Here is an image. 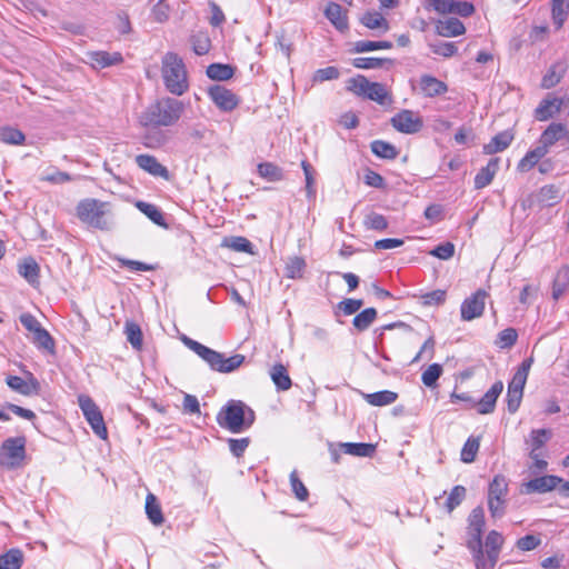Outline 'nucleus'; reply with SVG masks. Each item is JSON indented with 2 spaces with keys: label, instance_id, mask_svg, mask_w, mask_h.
<instances>
[{
  "label": "nucleus",
  "instance_id": "1",
  "mask_svg": "<svg viewBox=\"0 0 569 569\" xmlns=\"http://www.w3.org/2000/svg\"><path fill=\"white\" fill-rule=\"evenodd\" d=\"M220 427L233 433L242 432L254 422V411L240 400H230L217 416Z\"/></svg>",
  "mask_w": 569,
  "mask_h": 569
},
{
  "label": "nucleus",
  "instance_id": "14",
  "mask_svg": "<svg viewBox=\"0 0 569 569\" xmlns=\"http://www.w3.org/2000/svg\"><path fill=\"white\" fill-rule=\"evenodd\" d=\"M391 124L397 131L407 134L417 133L423 127L422 119L411 110H402L395 114Z\"/></svg>",
  "mask_w": 569,
  "mask_h": 569
},
{
  "label": "nucleus",
  "instance_id": "35",
  "mask_svg": "<svg viewBox=\"0 0 569 569\" xmlns=\"http://www.w3.org/2000/svg\"><path fill=\"white\" fill-rule=\"evenodd\" d=\"M552 22L557 29L562 28L568 13H569V1L568 0H552L551 3Z\"/></svg>",
  "mask_w": 569,
  "mask_h": 569
},
{
  "label": "nucleus",
  "instance_id": "6",
  "mask_svg": "<svg viewBox=\"0 0 569 569\" xmlns=\"http://www.w3.org/2000/svg\"><path fill=\"white\" fill-rule=\"evenodd\" d=\"M503 545V537L496 530L488 533L486 538V552L480 545V552L471 550L477 569H492L499 558L500 550Z\"/></svg>",
  "mask_w": 569,
  "mask_h": 569
},
{
  "label": "nucleus",
  "instance_id": "62",
  "mask_svg": "<svg viewBox=\"0 0 569 569\" xmlns=\"http://www.w3.org/2000/svg\"><path fill=\"white\" fill-rule=\"evenodd\" d=\"M42 181H47L53 184H63L72 180L71 176L60 170H53L41 177Z\"/></svg>",
  "mask_w": 569,
  "mask_h": 569
},
{
  "label": "nucleus",
  "instance_id": "8",
  "mask_svg": "<svg viewBox=\"0 0 569 569\" xmlns=\"http://www.w3.org/2000/svg\"><path fill=\"white\" fill-rule=\"evenodd\" d=\"M508 492L507 479L497 475L489 485L488 489V508L491 517L500 518L506 510V496Z\"/></svg>",
  "mask_w": 569,
  "mask_h": 569
},
{
  "label": "nucleus",
  "instance_id": "33",
  "mask_svg": "<svg viewBox=\"0 0 569 569\" xmlns=\"http://www.w3.org/2000/svg\"><path fill=\"white\" fill-rule=\"evenodd\" d=\"M340 448L345 453L357 457H372L376 452V446L372 443L345 442L340 443Z\"/></svg>",
  "mask_w": 569,
  "mask_h": 569
},
{
  "label": "nucleus",
  "instance_id": "18",
  "mask_svg": "<svg viewBox=\"0 0 569 569\" xmlns=\"http://www.w3.org/2000/svg\"><path fill=\"white\" fill-rule=\"evenodd\" d=\"M503 390L502 381H496L491 388L476 403L478 413L488 415L493 412L498 397Z\"/></svg>",
  "mask_w": 569,
  "mask_h": 569
},
{
  "label": "nucleus",
  "instance_id": "12",
  "mask_svg": "<svg viewBox=\"0 0 569 569\" xmlns=\"http://www.w3.org/2000/svg\"><path fill=\"white\" fill-rule=\"evenodd\" d=\"M485 527V511L482 507H476L468 518V535L469 540L467 546L470 550H478L480 552L481 536Z\"/></svg>",
  "mask_w": 569,
  "mask_h": 569
},
{
  "label": "nucleus",
  "instance_id": "3",
  "mask_svg": "<svg viewBox=\"0 0 569 569\" xmlns=\"http://www.w3.org/2000/svg\"><path fill=\"white\" fill-rule=\"evenodd\" d=\"M182 341L190 350H192L202 360H204L212 370L222 373H229L237 370L244 362L246 359L243 355L239 353L226 358L222 353L213 349H210L203 346L202 343L188 337H184Z\"/></svg>",
  "mask_w": 569,
  "mask_h": 569
},
{
  "label": "nucleus",
  "instance_id": "45",
  "mask_svg": "<svg viewBox=\"0 0 569 569\" xmlns=\"http://www.w3.org/2000/svg\"><path fill=\"white\" fill-rule=\"evenodd\" d=\"M377 318L375 308H367L353 318V326L358 331L367 330Z\"/></svg>",
  "mask_w": 569,
  "mask_h": 569
},
{
  "label": "nucleus",
  "instance_id": "20",
  "mask_svg": "<svg viewBox=\"0 0 569 569\" xmlns=\"http://www.w3.org/2000/svg\"><path fill=\"white\" fill-rule=\"evenodd\" d=\"M136 163L138 167L154 177H162L168 179V169L162 166L153 156L139 154L136 157Z\"/></svg>",
  "mask_w": 569,
  "mask_h": 569
},
{
  "label": "nucleus",
  "instance_id": "7",
  "mask_svg": "<svg viewBox=\"0 0 569 569\" xmlns=\"http://www.w3.org/2000/svg\"><path fill=\"white\" fill-rule=\"evenodd\" d=\"M26 445L23 436L6 439L0 447V465L7 469L19 468L26 458Z\"/></svg>",
  "mask_w": 569,
  "mask_h": 569
},
{
  "label": "nucleus",
  "instance_id": "57",
  "mask_svg": "<svg viewBox=\"0 0 569 569\" xmlns=\"http://www.w3.org/2000/svg\"><path fill=\"white\" fill-rule=\"evenodd\" d=\"M170 8L166 0H158L151 10V16L156 22L163 23L169 19Z\"/></svg>",
  "mask_w": 569,
  "mask_h": 569
},
{
  "label": "nucleus",
  "instance_id": "16",
  "mask_svg": "<svg viewBox=\"0 0 569 569\" xmlns=\"http://www.w3.org/2000/svg\"><path fill=\"white\" fill-rule=\"evenodd\" d=\"M562 482V479L557 476H542L529 480L522 485V492L529 495L533 492L545 493L553 490Z\"/></svg>",
  "mask_w": 569,
  "mask_h": 569
},
{
  "label": "nucleus",
  "instance_id": "25",
  "mask_svg": "<svg viewBox=\"0 0 569 569\" xmlns=\"http://www.w3.org/2000/svg\"><path fill=\"white\" fill-rule=\"evenodd\" d=\"M513 140V134L506 130L496 134L491 141L483 146L486 154H493L507 149Z\"/></svg>",
  "mask_w": 569,
  "mask_h": 569
},
{
  "label": "nucleus",
  "instance_id": "17",
  "mask_svg": "<svg viewBox=\"0 0 569 569\" xmlns=\"http://www.w3.org/2000/svg\"><path fill=\"white\" fill-rule=\"evenodd\" d=\"M6 382L9 388L23 396L38 395L40 392V383L32 373H29L27 380L18 376H8Z\"/></svg>",
  "mask_w": 569,
  "mask_h": 569
},
{
  "label": "nucleus",
  "instance_id": "42",
  "mask_svg": "<svg viewBox=\"0 0 569 569\" xmlns=\"http://www.w3.org/2000/svg\"><path fill=\"white\" fill-rule=\"evenodd\" d=\"M258 173L260 177L271 182H277L283 179V170L272 162L260 163L258 166Z\"/></svg>",
  "mask_w": 569,
  "mask_h": 569
},
{
  "label": "nucleus",
  "instance_id": "34",
  "mask_svg": "<svg viewBox=\"0 0 569 569\" xmlns=\"http://www.w3.org/2000/svg\"><path fill=\"white\" fill-rule=\"evenodd\" d=\"M18 271L29 283H34L39 277V264L33 258H26L18 264Z\"/></svg>",
  "mask_w": 569,
  "mask_h": 569
},
{
  "label": "nucleus",
  "instance_id": "27",
  "mask_svg": "<svg viewBox=\"0 0 569 569\" xmlns=\"http://www.w3.org/2000/svg\"><path fill=\"white\" fill-rule=\"evenodd\" d=\"M569 289V266H562L552 281V298L558 300Z\"/></svg>",
  "mask_w": 569,
  "mask_h": 569
},
{
  "label": "nucleus",
  "instance_id": "60",
  "mask_svg": "<svg viewBox=\"0 0 569 569\" xmlns=\"http://www.w3.org/2000/svg\"><path fill=\"white\" fill-rule=\"evenodd\" d=\"M340 77V72L336 67H326L318 69L312 77L313 82H323L328 80H335Z\"/></svg>",
  "mask_w": 569,
  "mask_h": 569
},
{
  "label": "nucleus",
  "instance_id": "43",
  "mask_svg": "<svg viewBox=\"0 0 569 569\" xmlns=\"http://www.w3.org/2000/svg\"><path fill=\"white\" fill-rule=\"evenodd\" d=\"M371 151L382 159H395L398 156L397 148L383 140H375L371 142Z\"/></svg>",
  "mask_w": 569,
  "mask_h": 569
},
{
  "label": "nucleus",
  "instance_id": "49",
  "mask_svg": "<svg viewBox=\"0 0 569 569\" xmlns=\"http://www.w3.org/2000/svg\"><path fill=\"white\" fill-rule=\"evenodd\" d=\"M480 441L479 438L470 437L463 445L461 450V460L465 463H471L475 461L476 456L479 451Z\"/></svg>",
  "mask_w": 569,
  "mask_h": 569
},
{
  "label": "nucleus",
  "instance_id": "64",
  "mask_svg": "<svg viewBox=\"0 0 569 569\" xmlns=\"http://www.w3.org/2000/svg\"><path fill=\"white\" fill-rule=\"evenodd\" d=\"M363 305V301L360 299H345L339 302L338 308L346 316H350L356 313Z\"/></svg>",
  "mask_w": 569,
  "mask_h": 569
},
{
  "label": "nucleus",
  "instance_id": "50",
  "mask_svg": "<svg viewBox=\"0 0 569 569\" xmlns=\"http://www.w3.org/2000/svg\"><path fill=\"white\" fill-rule=\"evenodd\" d=\"M386 63L390 64L391 61L389 59L367 57L355 58L352 60V66L358 69H379L382 68Z\"/></svg>",
  "mask_w": 569,
  "mask_h": 569
},
{
  "label": "nucleus",
  "instance_id": "23",
  "mask_svg": "<svg viewBox=\"0 0 569 569\" xmlns=\"http://www.w3.org/2000/svg\"><path fill=\"white\" fill-rule=\"evenodd\" d=\"M499 169V159L492 158L475 177V188L482 189L491 183Z\"/></svg>",
  "mask_w": 569,
  "mask_h": 569
},
{
  "label": "nucleus",
  "instance_id": "53",
  "mask_svg": "<svg viewBox=\"0 0 569 569\" xmlns=\"http://www.w3.org/2000/svg\"><path fill=\"white\" fill-rule=\"evenodd\" d=\"M442 373V367L439 363L430 365L421 376V380L426 387L432 388Z\"/></svg>",
  "mask_w": 569,
  "mask_h": 569
},
{
  "label": "nucleus",
  "instance_id": "54",
  "mask_svg": "<svg viewBox=\"0 0 569 569\" xmlns=\"http://www.w3.org/2000/svg\"><path fill=\"white\" fill-rule=\"evenodd\" d=\"M191 43L194 53L198 56L208 53L211 46L210 39L203 33L192 36Z\"/></svg>",
  "mask_w": 569,
  "mask_h": 569
},
{
  "label": "nucleus",
  "instance_id": "40",
  "mask_svg": "<svg viewBox=\"0 0 569 569\" xmlns=\"http://www.w3.org/2000/svg\"><path fill=\"white\" fill-rule=\"evenodd\" d=\"M23 555L19 549H10L0 556V569H20Z\"/></svg>",
  "mask_w": 569,
  "mask_h": 569
},
{
  "label": "nucleus",
  "instance_id": "9",
  "mask_svg": "<svg viewBox=\"0 0 569 569\" xmlns=\"http://www.w3.org/2000/svg\"><path fill=\"white\" fill-rule=\"evenodd\" d=\"M78 402L94 433L101 439H106L108 432L103 417L93 400L88 396L81 395L78 397Z\"/></svg>",
  "mask_w": 569,
  "mask_h": 569
},
{
  "label": "nucleus",
  "instance_id": "21",
  "mask_svg": "<svg viewBox=\"0 0 569 569\" xmlns=\"http://www.w3.org/2000/svg\"><path fill=\"white\" fill-rule=\"evenodd\" d=\"M436 32L441 37H458L466 32V28L459 19L448 18L446 20L438 21Z\"/></svg>",
  "mask_w": 569,
  "mask_h": 569
},
{
  "label": "nucleus",
  "instance_id": "30",
  "mask_svg": "<svg viewBox=\"0 0 569 569\" xmlns=\"http://www.w3.org/2000/svg\"><path fill=\"white\" fill-rule=\"evenodd\" d=\"M270 377L278 390L286 391L291 388L292 381L283 365H274L270 370Z\"/></svg>",
  "mask_w": 569,
  "mask_h": 569
},
{
  "label": "nucleus",
  "instance_id": "41",
  "mask_svg": "<svg viewBox=\"0 0 569 569\" xmlns=\"http://www.w3.org/2000/svg\"><path fill=\"white\" fill-rule=\"evenodd\" d=\"M371 82L362 74H358L347 80V90L358 97L366 98Z\"/></svg>",
  "mask_w": 569,
  "mask_h": 569
},
{
  "label": "nucleus",
  "instance_id": "36",
  "mask_svg": "<svg viewBox=\"0 0 569 569\" xmlns=\"http://www.w3.org/2000/svg\"><path fill=\"white\" fill-rule=\"evenodd\" d=\"M366 98L376 101L381 106L389 104L392 102L390 93L388 92L386 87L379 82H371Z\"/></svg>",
  "mask_w": 569,
  "mask_h": 569
},
{
  "label": "nucleus",
  "instance_id": "55",
  "mask_svg": "<svg viewBox=\"0 0 569 569\" xmlns=\"http://www.w3.org/2000/svg\"><path fill=\"white\" fill-rule=\"evenodd\" d=\"M223 246L238 251V252H251V242L243 237H232L223 241Z\"/></svg>",
  "mask_w": 569,
  "mask_h": 569
},
{
  "label": "nucleus",
  "instance_id": "15",
  "mask_svg": "<svg viewBox=\"0 0 569 569\" xmlns=\"http://www.w3.org/2000/svg\"><path fill=\"white\" fill-rule=\"evenodd\" d=\"M209 97L223 111H231L239 104V98L231 90L220 84L212 86L209 89Z\"/></svg>",
  "mask_w": 569,
  "mask_h": 569
},
{
  "label": "nucleus",
  "instance_id": "39",
  "mask_svg": "<svg viewBox=\"0 0 569 569\" xmlns=\"http://www.w3.org/2000/svg\"><path fill=\"white\" fill-rule=\"evenodd\" d=\"M551 432L547 429H535L530 432L526 443L530 447V452H540L539 450L550 439Z\"/></svg>",
  "mask_w": 569,
  "mask_h": 569
},
{
  "label": "nucleus",
  "instance_id": "29",
  "mask_svg": "<svg viewBox=\"0 0 569 569\" xmlns=\"http://www.w3.org/2000/svg\"><path fill=\"white\" fill-rule=\"evenodd\" d=\"M326 17L332 22L338 30L348 28V20L340 4L330 2L325 11Z\"/></svg>",
  "mask_w": 569,
  "mask_h": 569
},
{
  "label": "nucleus",
  "instance_id": "4",
  "mask_svg": "<svg viewBox=\"0 0 569 569\" xmlns=\"http://www.w3.org/2000/svg\"><path fill=\"white\" fill-rule=\"evenodd\" d=\"M76 211L79 220L91 228L108 231L113 226L108 202L84 199L78 203Z\"/></svg>",
  "mask_w": 569,
  "mask_h": 569
},
{
  "label": "nucleus",
  "instance_id": "10",
  "mask_svg": "<svg viewBox=\"0 0 569 569\" xmlns=\"http://www.w3.org/2000/svg\"><path fill=\"white\" fill-rule=\"evenodd\" d=\"M561 201L560 190L555 184H547L537 192L529 194L523 201V209L533 207L546 208L552 207Z\"/></svg>",
  "mask_w": 569,
  "mask_h": 569
},
{
  "label": "nucleus",
  "instance_id": "24",
  "mask_svg": "<svg viewBox=\"0 0 569 569\" xmlns=\"http://www.w3.org/2000/svg\"><path fill=\"white\" fill-rule=\"evenodd\" d=\"M88 58L96 68H107L122 62V56L119 52L94 51L88 53Z\"/></svg>",
  "mask_w": 569,
  "mask_h": 569
},
{
  "label": "nucleus",
  "instance_id": "26",
  "mask_svg": "<svg viewBox=\"0 0 569 569\" xmlns=\"http://www.w3.org/2000/svg\"><path fill=\"white\" fill-rule=\"evenodd\" d=\"M362 398L373 407H383L393 403L398 393L390 390H382L373 393L361 392Z\"/></svg>",
  "mask_w": 569,
  "mask_h": 569
},
{
  "label": "nucleus",
  "instance_id": "44",
  "mask_svg": "<svg viewBox=\"0 0 569 569\" xmlns=\"http://www.w3.org/2000/svg\"><path fill=\"white\" fill-rule=\"evenodd\" d=\"M207 76L212 80H229L233 76V68L229 64L212 63L207 68Z\"/></svg>",
  "mask_w": 569,
  "mask_h": 569
},
{
  "label": "nucleus",
  "instance_id": "48",
  "mask_svg": "<svg viewBox=\"0 0 569 569\" xmlns=\"http://www.w3.org/2000/svg\"><path fill=\"white\" fill-rule=\"evenodd\" d=\"M361 22L369 29L382 28L385 31L389 29L388 21L379 12H366L361 18Z\"/></svg>",
  "mask_w": 569,
  "mask_h": 569
},
{
  "label": "nucleus",
  "instance_id": "47",
  "mask_svg": "<svg viewBox=\"0 0 569 569\" xmlns=\"http://www.w3.org/2000/svg\"><path fill=\"white\" fill-rule=\"evenodd\" d=\"M32 341L38 348L51 353L54 352V341L44 328L41 327L36 333H33Z\"/></svg>",
  "mask_w": 569,
  "mask_h": 569
},
{
  "label": "nucleus",
  "instance_id": "28",
  "mask_svg": "<svg viewBox=\"0 0 569 569\" xmlns=\"http://www.w3.org/2000/svg\"><path fill=\"white\" fill-rule=\"evenodd\" d=\"M547 151L540 144L535 149L528 151L526 156L519 161L517 169L520 172H528L531 170L545 156Z\"/></svg>",
  "mask_w": 569,
  "mask_h": 569
},
{
  "label": "nucleus",
  "instance_id": "59",
  "mask_svg": "<svg viewBox=\"0 0 569 569\" xmlns=\"http://www.w3.org/2000/svg\"><path fill=\"white\" fill-rule=\"evenodd\" d=\"M518 338V333L513 328H507L498 335L497 345L505 349L512 347Z\"/></svg>",
  "mask_w": 569,
  "mask_h": 569
},
{
  "label": "nucleus",
  "instance_id": "13",
  "mask_svg": "<svg viewBox=\"0 0 569 569\" xmlns=\"http://www.w3.org/2000/svg\"><path fill=\"white\" fill-rule=\"evenodd\" d=\"M488 293L483 289H478L475 293L463 300L461 303L460 312L463 321H471L482 316L486 298Z\"/></svg>",
  "mask_w": 569,
  "mask_h": 569
},
{
  "label": "nucleus",
  "instance_id": "38",
  "mask_svg": "<svg viewBox=\"0 0 569 569\" xmlns=\"http://www.w3.org/2000/svg\"><path fill=\"white\" fill-rule=\"evenodd\" d=\"M136 207L143 214H146L153 223H156V224H158L160 227H163V228L168 227L167 223H166V220H164V217H163L162 212L154 204L148 203V202H143V201H138L136 203Z\"/></svg>",
  "mask_w": 569,
  "mask_h": 569
},
{
  "label": "nucleus",
  "instance_id": "58",
  "mask_svg": "<svg viewBox=\"0 0 569 569\" xmlns=\"http://www.w3.org/2000/svg\"><path fill=\"white\" fill-rule=\"evenodd\" d=\"M365 226L372 230H385L388 227V221L382 214L371 212L366 216Z\"/></svg>",
  "mask_w": 569,
  "mask_h": 569
},
{
  "label": "nucleus",
  "instance_id": "51",
  "mask_svg": "<svg viewBox=\"0 0 569 569\" xmlns=\"http://www.w3.org/2000/svg\"><path fill=\"white\" fill-rule=\"evenodd\" d=\"M465 497L466 488L463 486H455L446 501L447 511L452 512L462 502Z\"/></svg>",
  "mask_w": 569,
  "mask_h": 569
},
{
  "label": "nucleus",
  "instance_id": "32",
  "mask_svg": "<svg viewBox=\"0 0 569 569\" xmlns=\"http://www.w3.org/2000/svg\"><path fill=\"white\" fill-rule=\"evenodd\" d=\"M567 69V64L562 62H558L553 64L549 71L543 76L541 80V87L545 89H550L558 84L562 79Z\"/></svg>",
  "mask_w": 569,
  "mask_h": 569
},
{
  "label": "nucleus",
  "instance_id": "11",
  "mask_svg": "<svg viewBox=\"0 0 569 569\" xmlns=\"http://www.w3.org/2000/svg\"><path fill=\"white\" fill-rule=\"evenodd\" d=\"M557 142H561L566 149H569V128L561 122H551L541 133L539 144L546 149L547 153Z\"/></svg>",
  "mask_w": 569,
  "mask_h": 569
},
{
  "label": "nucleus",
  "instance_id": "31",
  "mask_svg": "<svg viewBox=\"0 0 569 569\" xmlns=\"http://www.w3.org/2000/svg\"><path fill=\"white\" fill-rule=\"evenodd\" d=\"M146 513L154 526H160L164 521L160 503L153 493H148L146 497Z\"/></svg>",
  "mask_w": 569,
  "mask_h": 569
},
{
  "label": "nucleus",
  "instance_id": "2",
  "mask_svg": "<svg viewBox=\"0 0 569 569\" xmlns=\"http://www.w3.org/2000/svg\"><path fill=\"white\" fill-rule=\"evenodd\" d=\"M183 112V103L173 98H164L151 104L142 114L144 126L169 127L174 124Z\"/></svg>",
  "mask_w": 569,
  "mask_h": 569
},
{
  "label": "nucleus",
  "instance_id": "56",
  "mask_svg": "<svg viewBox=\"0 0 569 569\" xmlns=\"http://www.w3.org/2000/svg\"><path fill=\"white\" fill-rule=\"evenodd\" d=\"M431 51L435 54L441 56L443 58H450L457 53V47L453 42H437L429 44Z\"/></svg>",
  "mask_w": 569,
  "mask_h": 569
},
{
  "label": "nucleus",
  "instance_id": "52",
  "mask_svg": "<svg viewBox=\"0 0 569 569\" xmlns=\"http://www.w3.org/2000/svg\"><path fill=\"white\" fill-rule=\"evenodd\" d=\"M126 335L128 341L134 349H141L142 347V331L140 327L134 322H126Z\"/></svg>",
  "mask_w": 569,
  "mask_h": 569
},
{
  "label": "nucleus",
  "instance_id": "22",
  "mask_svg": "<svg viewBox=\"0 0 569 569\" xmlns=\"http://www.w3.org/2000/svg\"><path fill=\"white\" fill-rule=\"evenodd\" d=\"M419 84L422 93L429 98L443 94L448 91V87L443 81L428 74L420 78Z\"/></svg>",
  "mask_w": 569,
  "mask_h": 569
},
{
  "label": "nucleus",
  "instance_id": "37",
  "mask_svg": "<svg viewBox=\"0 0 569 569\" xmlns=\"http://www.w3.org/2000/svg\"><path fill=\"white\" fill-rule=\"evenodd\" d=\"M306 269V261L303 258L293 256L290 257L284 267V274L290 279H301Z\"/></svg>",
  "mask_w": 569,
  "mask_h": 569
},
{
  "label": "nucleus",
  "instance_id": "5",
  "mask_svg": "<svg viewBox=\"0 0 569 569\" xmlns=\"http://www.w3.org/2000/svg\"><path fill=\"white\" fill-rule=\"evenodd\" d=\"M162 77L167 89L181 96L188 89L187 71L183 61L178 54L168 52L162 59Z\"/></svg>",
  "mask_w": 569,
  "mask_h": 569
},
{
  "label": "nucleus",
  "instance_id": "63",
  "mask_svg": "<svg viewBox=\"0 0 569 569\" xmlns=\"http://www.w3.org/2000/svg\"><path fill=\"white\" fill-rule=\"evenodd\" d=\"M430 254L442 260H448L455 254V246L451 242H445L430 251Z\"/></svg>",
  "mask_w": 569,
  "mask_h": 569
},
{
  "label": "nucleus",
  "instance_id": "61",
  "mask_svg": "<svg viewBox=\"0 0 569 569\" xmlns=\"http://www.w3.org/2000/svg\"><path fill=\"white\" fill-rule=\"evenodd\" d=\"M290 482L292 487V491L297 499L300 501L307 500L309 492L306 486L302 483V481L298 478L297 471H292L290 473Z\"/></svg>",
  "mask_w": 569,
  "mask_h": 569
},
{
  "label": "nucleus",
  "instance_id": "46",
  "mask_svg": "<svg viewBox=\"0 0 569 569\" xmlns=\"http://www.w3.org/2000/svg\"><path fill=\"white\" fill-rule=\"evenodd\" d=\"M24 134L22 131L12 128L3 127L0 128V141L7 144L20 146L24 142Z\"/></svg>",
  "mask_w": 569,
  "mask_h": 569
},
{
  "label": "nucleus",
  "instance_id": "19",
  "mask_svg": "<svg viewBox=\"0 0 569 569\" xmlns=\"http://www.w3.org/2000/svg\"><path fill=\"white\" fill-rule=\"evenodd\" d=\"M562 112L559 103V98L549 94L543 99L535 111V117L539 121H546Z\"/></svg>",
  "mask_w": 569,
  "mask_h": 569
}]
</instances>
